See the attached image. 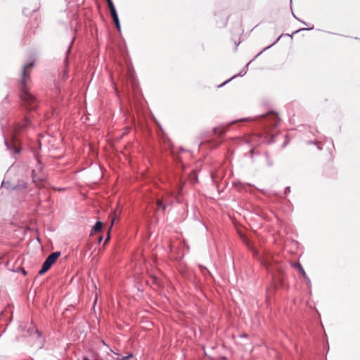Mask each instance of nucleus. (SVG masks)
Wrapping results in <instances>:
<instances>
[{"label":"nucleus","instance_id":"nucleus-1","mask_svg":"<svg viewBox=\"0 0 360 360\" xmlns=\"http://www.w3.org/2000/svg\"><path fill=\"white\" fill-rule=\"evenodd\" d=\"M256 121L259 124V127L262 129V132L255 133L252 136L249 133V144L256 142L257 144L261 143H271L274 141V135L271 134V131L276 127L280 120L278 115L274 111L251 118L249 117V122Z\"/></svg>","mask_w":360,"mask_h":360},{"label":"nucleus","instance_id":"nucleus-2","mask_svg":"<svg viewBox=\"0 0 360 360\" xmlns=\"http://www.w3.org/2000/svg\"><path fill=\"white\" fill-rule=\"evenodd\" d=\"M34 65V61L27 62L23 65L22 73L21 93L20 98L24 104L30 110H34L37 107V98L30 92L29 88L26 84V77L27 75V70L32 68Z\"/></svg>","mask_w":360,"mask_h":360},{"label":"nucleus","instance_id":"nucleus-3","mask_svg":"<svg viewBox=\"0 0 360 360\" xmlns=\"http://www.w3.org/2000/svg\"><path fill=\"white\" fill-rule=\"evenodd\" d=\"M248 248L249 252H251L254 257L257 258L261 264L264 266L269 273L272 274V275H274V272L281 271V266L271 255H261L255 248L252 246L250 241Z\"/></svg>","mask_w":360,"mask_h":360},{"label":"nucleus","instance_id":"nucleus-4","mask_svg":"<svg viewBox=\"0 0 360 360\" xmlns=\"http://www.w3.org/2000/svg\"><path fill=\"white\" fill-rule=\"evenodd\" d=\"M60 255V252H54L51 253L43 263L42 267L41 270L39 271V274L41 275L44 274L46 271H47L50 269V267L56 262V261L57 260Z\"/></svg>","mask_w":360,"mask_h":360},{"label":"nucleus","instance_id":"nucleus-5","mask_svg":"<svg viewBox=\"0 0 360 360\" xmlns=\"http://www.w3.org/2000/svg\"><path fill=\"white\" fill-rule=\"evenodd\" d=\"M31 124V122L29 118H25L22 123H18L11 135L12 139L14 141L16 139V136L20 131H23L28 128Z\"/></svg>","mask_w":360,"mask_h":360},{"label":"nucleus","instance_id":"nucleus-6","mask_svg":"<svg viewBox=\"0 0 360 360\" xmlns=\"http://www.w3.org/2000/svg\"><path fill=\"white\" fill-rule=\"evenodd\" d=\"M294 266L298 269L300 274H302L304 281H306L308 288L310 289L311 286V281H310L309 278L307 276V275L306 274V272H305L304 268L302 267V266L301 265V264L299 262H297L295 264Z\"/></svg>","mask_w":360,"mask_h":360},{"label":"nucleus","instance_id":"nucleus-7","mask_svg":"<svg viewBox=\"0 0 360 360\" xmlns=\"http://www.w3.org/2000/svg\"><path fill=\"white\" fill-rule=\"evenodd\" d=\"M236 231L245 244L248 243V239L245 235L246 229L245 226L236 225Z\"/></svg>","mask_w":360,"mask_h":360},{"label":"nucleus","instance_id":"nucleus-8","mask_svg":"<svg viewBox=\"0 0 360 360\" xmlns=\"http://www.w3.org/2000/svg\"><path fill=\"white\" fill-rule=\"evenodd\" d=\"M102 228H103V223L101 221H97L93 228V231H94V232H98V231H101Z\"/></svg>","mask_w":360,"mask_h":360},{"label":"nucleus","instance_id":"nucleus-9","mask_svg":"<svg viewBox=\"0 0 360 360\" xmlns=\"http://www.w3.org/2000/svg\"><path fill=\"white\" fill-rule=\"evenodd\" d=\"M32 181L37 186H38L39 183L41 181V179L37 176L34 170L32 171Z\"/></svg>","mask_w":360,"mask_h":360},{"label":"nucleus","instance_id":"nucleus-10","mask_svg":"<svg viewBox=\"0 0 360 360\" xmlns=\"http://www.w3.org/2000/svg\"><path fill=\"white\" fill-rule=\"evenodd\" d=\"M33 336L34 337H36L37 338L39 339V344L41 345L42 344V340H41V333L37 329H36L34 330V333L33 334Z\"/></svg>","mask_w":360,"mask_h":360},{"label":"nucleus","instance_id":"nucleus-11","mask_svg":"<svg viewBox=\"0 0 360 360\" xmlns=\"http://www.w3.org/2000/svg\"><path fill=\"white\" fill-rule=\"evenodd\" d=\"M110 13H111L112 19H115V18H118L115 8H112L110 9Z\"/></svg>","mask_w":360,"mask_h":360},{"label":"nucleus","instance_id":"nucleus-12","mask_svg":"<svg viewBox=\"0 0 360 360\" xmlns=\"http://www.w3.org/2000/svg\"><path fill=\"white\" fill-rule=\"evenodd\" d=\"M132 357H133V354H129L127 356L119 357L116 360H129Z\"/></svg>","mask_w":360,"mask_h":360},{"label":"nucleus","instance_id":"nucleus-13","mask_svg":"<svg viewBox=\"0 0 360 360\" xmlns=\"http://www.w3.org/2000/svg\"><path fill=\"white\" fill-rule=\"evenodd\" d=\"M307 144H314L316 145L319 150H322V147L319 144V143L316 141H308Z\"/></svg>","mask_w":360,"mask_h":360},{"label":"nucleus","instance_id":"nucleus-14","mask_svg":"<svg viewBox=\"0 0 360 360\" xmlns=\"http://www.w3.org/2000/svg\"><path fill=\"white\" fill-rule=\"evenodd\" d=\"M157 205L160 209H162L163 210L165 209V206L162 204V202L160 200H157Z\"/></svg>","mask_w":360,"mask_h":360},{"label":"nucleus","instance_id":"nucleus-15","mask_svg":"<svg viewBox=\"0 0 360 360\" xmlns=\"http://www.w3.org/2000/svg\"><path fill=\"white\" fill-rule=\"evenodd\" d=\"M115 25H116V27L117 28V30H120V21H119V18H117L115 19H112Z\"/></svg>","mask_w":360,"mask_h":360},{"label":"nucleus","instance_id":"nucleus-16","mask_svg":"<svg viewBox=\"0 0 360 360\" xmlns=\"http://www.w3.org/2000/svg\"><path fill=\"white\" fill-rule=\"evenodd\" d=\"M107 3H108V7L109 8H115V6L112 1V0H106Z\"/></svg>","mask_w":360,"mask_h":360},{"label":"nucleus","instance_id":"nucleus-17","mask_svg":"<svg viewBox=\"0 0 360 360\" xmlns=\"http://www.w3.org/2000/svg\"><path fill=\"white\" fill-rule=\"evenodd\" d=\"M313 28H314V27H309V28H307H307H302V29H300L298 30H296L294 33H297V32H299L300 31H302V30H311Z\"/></svg>","mask_w":360,"mask_h":360},{"label":"nucleus","instance_id":"nucleus-18","mask_svg":"<svg viewBox=\"0 0 360 360\" xmlns=\"http://www.w3.org/2000/svg\"><path fill=\"white\" fill-rule=\"evenodd\" d=\"M290 192V186H287L285 188V191H284V193L285 194H288Z\"/></svg>","mask_w":360,"mask_h":360},{"label":"nucleus","instance_id":"nucleus-19","mask_svg":"<svg viewBox=\"0 0 360 360\" xmlns=\"http://www.w3.org/2000/svg\"><path fill=\"white\" fill-rule=\"evenodd\" d=\"M292 15L295 18H296L297 20H300L293 13H292Z\"/></svg>","mask_w":360,"mask_h":360},{"label":"nucleus","instance_id":"nucleus-20","mask_svg":"<svg viewBox=\"0 0 360 360\" xmlns=\"http://www.w3.org/2000/svg\"><path fill=\"white\" fill-rule=\"evenodd\" d=\"M250 153L253 154L255 153V149L252 148L250 151Z\"/></svg>","mask_w":360,"mask_h":360},{"label":"nucleus","instance_id":"nucleus-21","mask_svg":"<svg viewBox=\"0 0 360 360\" xmlns=\"http://www.w3.org/2000/svg\"><path fill=\"white\" fill-rule=\"evenodd\" d=\"M281 37V35L278 38H277L276 41L272 45H274L276 42H277L280 39Z\"/></svg>","mask_w":360,"mask_h":360},{"label":"nucleus","instance_id":"nucleus-22","mask_svg":"<svg viewBox=\"0 0 360 360\" xmlns=\"http://www.w3.org/2000/svg\"><path fill=\"white\" fill-rule=\"evenodd\" d=\"M287 144H288V142H287V141H285V142L283 143V147H285V146H287Z\"/></svg>","mask_w":360,"mask_h":360},{"label":"nucleus","instance_id":"nucleus-23","mask_svg":"<svg viewBox=\"0 0 360 360\" xmlns=\"http://www.w3.org/2000/svg\"><path fill=\"white\" fill-rule=\"evenodd\" d=\"M220 134H222L223 133H224V130H221L219 132Z\"/></svg>","mask_w":360,"mask_h":360},{"label":"nucleus","instance_id":"nucleus-24","mask_svg":"<svg viewBox=\"0 0 360 360\" xmlns=\"http://www.w3.org/2000/svg\"><path fill=\"white\" fill-rule=\"evenodd\" d=\"M19 151H20V150H19L18 149H17V148H15V153H19Z\"/></svg>","mask_w":360,"mask_h":360},{"label":"nucleus","instance_id":"nucleus-25","mask_svg":"<svg viewBox=\"0 0 360 360\" xmlns=\"http://www.w3.org/2000/svg\"><path fill=\"white\" fill-rule=\"evenodd\" d=\"M42 169V167H41V164H40V163H39V169Z\"/></svg>","mask_w":360,"mask_h":360},{"label":"nucleus","instance_id":"nucleus-26","mask_svg":"<svg viewBox=\"0 0 360 360\" xmlns=\"http://www.w3.org/2000/svg\"><path fill=\"white\" fill-rule=\"evenodd\" d=\"M229 81V80H227V81H226V82H224V83H223L221 86H222V85L225 84H226V83H227Z\"/></svg>","mask_w":360,"mask_h":360},{"label":"nucleus","instance_id":"nucleus-27","mask_svg":"<svg viewBox=\"0 0 360 360\" xmlns=\"http://www.w3.org/2000/svg\"><path fill=\"white\" fill-rule=\"evenodd\" d=\"M218 131V129H214V133H218V131Z\"/></svg>","mask_w":360,"mask_h":360},{"label":"nucleus","instance_id":"nucleus-28","mask_svg":"<svg viewBox=\"0 0 360 360\" xmlns=\"http://www.w3.org/2000/svg\"><path fill=\"white\" fill-rule=\"evenodd\" d=\"M83 360H89L87 357H84Z\"/></svg>","mask_w":360,"mask_h":360},{"label":"nucleus","instance_id":"nucleus-29","mask_svg":"<svg viewBox=\"0 0 360 360\" xmlns=\"http://www.w3.org/2000/svg\"><path fill=\"white\" fill-rule=\"evenodd\" d=\"M271 46H272V45H271ZM269 47H270V46H266V48L264 49V50H266V49H269Z\"/></svg>","mask_w":360,"mask_h":360},{"label":"nucleus","instance_id":"nucleus-30","mask_svg":"<svg viewBox=\"0 0 360 360\" xmlns=\"http://www.w3.org/2000/svg\"><path fill=\"white\" fill-rule=\"evenodd\" d=\"M5 144H6V146H8V143H7L6 141H5Z\"/></svg>","mask_w":360,"mask_h":360},{"label":"nucleus","instance_id":"nucleus-31","mask_svg":"<svg viewBox=\"0 0 360 360\" xmlns=\"http://www.w3.org/2000/svg\"><path fill=\"white\" fill-rule=\"evenodd\" d=\"M303 24L306 25V22L304 21H301Z\"/></svg>","mask_w":360,"mask_h":360}]
</instances>
